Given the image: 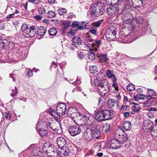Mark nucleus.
Returning a JSON list of instances; mask_svg holds the SVG:
<instances>
[{
    "mask_svg": "<svg viewBox=\"0 0 157 157\" xmlns=\"http://www.w3.org/2000/svg\"><path fill=\"white\" fill-rule=\"evenodd\" d=\"M103 21L102 20H100L98 21L94 22L92 23V24L94 27H98L100 26Z\"/></svg>",
    "mask_w": 157,
    "mask_h": 157,
    "instance_id": "obj_41",
    "label": "nucleus"
},
{
    "mask_svg": "<svg viewBox=\"0 0 157 157\" xmlns=\"http://www.w3.org/2000/svg\"><path fill=\"white\" fill-rule=\"evenodd\" d=\"M125 25L126 27L123 29L121 31L120 34L127 38L132 39L133 40H131V41H132L134 40V36L135 35L134 34V32L135 30H132L131 28H130L129 27H128L127 25Z\"/></svg>",
    "mask_w": 157,
    "mask_h": 157,
    "instance_id": "obj_5",
    "label": "nucleus"
},
{
    "mask_svg": "<svg viewBox=\"0 0 157 157\" xmlns=\"http://www.w3.org/2000/svg\"><path fill=\"white\" fill-rule=\"evenodd\" d=\"M84 129L83 125L77 124L70 126L68 131L71 136H75L79 134L81 132H83Z\"/></svg>",
    "mask_w": 157,
    "mask_h": 157,
    "instance_id": "obj_3",
    "label": "nucleus"
},
{
    "mask_svg": "<svg viewBox=\"0 0 157 157\" xmlns=\"http://www.w3.org/2000/svg\"><path fill=\"white\" fill-rule=\"evenodd\" d=\"M105 7L101 2L94 3L91 7V13L93 16L99 17L102 15L105 11Z\"/></svg>",
    "mask_w": 157,
    "mask_h": 157,
    "instance_id": "obj_2",
    "label": "nucleus"
},
{
    "mask_svg": "<svg viewBox=\"0 0 157 157\" xmlns=\"http://www.w3.org/2000/svg\"><path fill=\"white\" fill-rule=\"evenodd\" d=\"M66 109V105L63 103H59L57 105L56 110L57 116L59 118L61 116L65 114Z\"/></svg>",
    "mask_w": 157,
    "mask_h": 157,
    "instance_id": "obj_8",
    "label": "nucleus"
},
{
    "mask_svg": "<svg viewBox=\"0 0 157 157\" xmlns=\"http://www.w3.org/2000/svg\"><path fill=\"white\" fill-rule=\"evenodd\" d=\"M152 128L151 130V135L153 137L155 138L157 137V128L153 127Z\"/></svg>",
    "mask_w": 157,
    "mask_h": 157,
    "instance_id": "obj_35",
    "label": "nucleus"
},
{
    "mask_svg": "<svg viewBox=\"0 0 157 157\" xmlns=\"http://www.w3.org/2000/svg\"><path fill=\"white\" fill-rule=\"evenodd\" d=\"M92 130H93L92 133L93 138L98 139L101 137V132L99 129L96 128L94 130V129H92Z\"/></svg>",
    "mask_w": 157,
    "mask_h": 157,
    "instance_id": "obj_21",
    "label": "nucleus"
},
{
    "mask_svg": "<svg viewBox=\"0 0 157 157\" xmlns=\"http://www.w3.org/2000/svg\"><path fill=\"white\" fill-rule=\"evenodd\" d=\"M148 94L151 95H156L155 94L156 93L153 90L149 89L148 91Z\"/></svg>",
    "mask_w": 157,
    "mask_h": 157,
    "instance_id": "obj_49",
    "label": "nucleus"
},
{
    "mask_svg": "<svg viewBox=\"0 0 157 157\" xmlns=\"http://www.w3.org/2000/svg\"><path fill=\"white\" fill-rule=\"evenodd\" d=\"M57 33V30L54 28H51L48 30L49 34L51 36H54L55 35H56Z\"/></svg>",
    "mask_w": 157,
    "mask_h": 157,
    "instance_id": "obj_33",
    "label": "nucleus"
},
{
    "mask_svg": "<svg viewBox=\"0 0 157 157\" xmlns=\"http://www.w3.org/2000/svg\"><path fill=\"white\" fill-rule=\"evenodd\" d=\"M27 76L29 77L32 76L33 75V74L32 70H29L27 72Z\"/></svg>",
    "mask_w": 157,
    "mask_h": 157,
    "instance_id": "obj_58",
    "label": "nucleus"
},
{
    "mask_svg": "<svg viewBox=\"0 0 157 157\" xmlns=\"http://www.w3.org/2000/svg\"><path fill=\"white\" fill-rule=\"evenodd\" d=\"M73 16H75V17H76L75 15H74L72 13H70L68 15V17L70 19H71Z\"/></svg>",
    "mask_w": 157,
    "mask_h": 157,
    "instance_id": "obj_59",
    "label": "nucleus"
},
{
    "mask_svg": "<svg viewBox=\"0 0 157 157\" xmlns=\"http://www.w3.org/2000/svg\"><path fill=\"white\" fill-rule=\"evenodd\" d=\"M131 104H133L132 106V109L133 110L135 111L137 113H139L140 112L139 110L140 109V107L139 104L133 102L131 103Z\"/></svg>",
    "mask_w": 157,
    "mask_h": 157,
    "instance_id": "obj_29",
    "label": "nucleus"
},
{
    "mask_svg": "<svg viewBox=\"0 0 157 157\" xmlns=\"http://www.w3.org/2000/svg\"><path fill=\"white\" fill-rule=\"evenodd\" d=\"M107 106L110 108H112L114 106H118V103L113 99H109L107 102Z\"/></svg>",
    "mask_w": 157,
    "mask_h": 157,
    "instance_id": "obj_20",
    "label": "nucleus"
},
{
    "mask_svg": "<svg viewBox=\"0 0 157 157\" xmlns=\"http://www.w3.org/2000/svg\"><path fill=\"white\" fill-rule=\"evenodd\" d=\"M48 126L51 129L56 132L57 134H60L62 132L60 123L57 120L49 123Z\"/></svg>",
    "mask_w": 157,
    "mask_h": 157,
    "instance_id": "obj_6",
    "label": "nucleus"
},
{
    "mask_svg": "<svg viewBox=\"0 0 157 157\" xmlns=\"http://www.w3.org/2000/svg\"><path fill=\"white\" fill-rule=\"evenodd\" d=\"M36 31H34L33 30H32L30 29V32L29 35V37H32L34 36L35 34H36Z\"/></svg>",
    "mask_w": 157,
    "mask_h": 157,
    "instance_id": "obj_53",
    "label": "nucleus"
},
{
    "mask_svg": "<svg viewBox=\"0 0 157 157\" xmlns=\"http://www.w3.org/2000/svg\"><path fill=\"white\" fill-rule=\"evenodd\" d=\"M48 111L52 116L56 118L58 117L56 111H55V109L50 108L49 109Z\"/></svg>",
    "mask_w": 157,
    "mask_h": 157,
    "instance_id": "obj_38",
    "label": "nucleus"
},
{
    "mask_svg": "<svg viewBox=\"0 0 157 157\" xmlns=\"http://www.w3.org/2000/svg\"><path fill=\"white\" fill-rule=\"evenodd\" d=\"M5 117L7 119L9 120L11 118V116L9 113L6 112L5 113Z\"/></svg>",
    "mask_w": 157,
    "mask_h": 157,
    "instance_id": "obj_55",
    "label": "nucleus"
},
{
    "mask_svg": "<svg viewBox=\"0 0 157 157\" xmlns=\"http://www.w3.org/2000/svg\"><path fill=\"white\" fill-rule=\"evenodd\" d=\"M142 126L143 130L145 132H148L151 131L154 127L152 122L149 120L144 121Z\"/></svg>",
    "mask_w": 157,
    "mask_h": 157,
    "instance_id": "obj_13",
    "label": "nucleus"
},
{
    "mask_svg": "<svg viewBox=\"0 0 157 157\" xmlns=\"http://www.w3.org/2000/svg\"><path fill=\"white\" fill-rule=\"evenodd\" d=\"M95 55L92 52H88L87 53V58L90 60H93L95 59Z\"/></svg>",
    "mask_w": 157,
    "mask_h": 157,
    "instance_id": "obj_36",
    "label": "nucleus"
},
{
    "mask_svg": "<svg viewBox=\"0 0 157 157\" xmlns=\"http://www.w3.org/2000/svg\"><path fill=\"white\" fill-rule=\"evenodd\" d=\"M106 75L109 78H111L113 82H116L117 80L115 75L110 70H108L106 71Z\"/></svg>",
    "mask_w": 157,
    "mask_h": 157,
    "instance_id": "obj_22",
    "label": "nucleus"
},
{
    "mask_svg": "<svg viewBox=\"0 0 157 157\" xmlns=\"http://www.w3.org/2000/svg\"><path fill=\"white\" fill-rule=\"evenodd\" d=\"M115 137L117 138L120 144H123L127 141L128 139L127 138V136L126 133L125 132V134H122L120 133L119 132H118L115 133Z\"/></svg>",
    "mask_w": 157,
    "mask_h": 157,
    "instance_id": "obj_12",
    "label": "nucleus"
},
{
    "mask_svg": "<svg viewBox=\"0 0 157 157\" xmlns=\"http://www.w3.org/2000/svg\"><path fill=\"white\" fill-rule=\"evenodd\" d=\"M90 71L91 73L95 74L98 71V68L96 66H91L90 67Z\"/></svg>",
    "mask_w": 157,
    "mask_h": 157,
    "instance_id": "obj_37",
    "label": "nucleus"
},
{
    "mask_svg": "<svg viewBox=\"0 0 157 157\" xmlns=\"http://www.w3.org/2000/svg\"><path fill=\"white\" fill-rule=\"evenodd\" d=\"M21 30L22 31V34L24 36L28 38L29 37V34L30 32V29L27 24H23L21 26Z\"/></svg>",
    "mask_w": 157,
    "mask_h": 157,
    "instance_id": "obj_15",
    "label": "nucleus"
},
{
    "mask_svg": "<svg viewBox=\"0 0 157 157\" xmlns=\"http://www.w3.org/2000/svg\"><path fill=\"white\" fill-rule=\"evenodd\" d=\"M147 110L149 111H156L157 109L155 107H151L148 108Z\"/></svg>",
    "mask_w": 157,
    "mask_h": 157,
    "instance_id": "obj_62",
    "label": "nucleus"
},
{
    "mask_svg": "<svg viewBox=\"0 0 157 157\" xmlns=\"http://www.w3.org/2000/svg\"><path fill=\"white\" fill-rule=\"evenodd\" d=\"M95 117L97 120L99 121H102L105 120L103 116L102 110L99 111L95 115Z\"/></svg>",
    "mask_w": 157,
    "mask_h": 157,
    "instance_id": "obj_23",
    "label": "nucleus"
},
{
    "mask_svg": "<svg viewBox=\"0 0 157 157\" xmlns=\"http://www.w3.org/2000/svg\"><path fill=\"white\" fill-rule=\"evenodd\" d=\"M80 24V23L78 21H74L72 24V25L74 27L78 26Z\"/></svg>",
    "mask_w": 157,
    "mask_h": 157,
    "instance_id": "obj_52",
    "label": "nucleus"
},
{
    "mask_svg": "<svg viewBox=\"0 0 157 157\" xmlns=\"http://www.w3.org/2000/svg\"><path fill=\"white\" fill-rule=\"evenodd\" d=\"M71 41L73 42L72 44L75 46L76 44H81L82 43L80 38L77 36L74 37L72 39Z\"/></svg>",
    "mask_w": 157,
    "mask_h": 157,
    "instance_id": "obj_25",
    "label": "nucleus"
},
{
    "mask_svg": "<svg viewBox=\"0 0 157 157\" xmlns=\"http://www.w3.org/2000/svg\"><path fill=\"white\" fill-rule=\"evenodd\" d=\"M62 152L63 153L65 156H68L69 154L70 150L68 147L65 148L64 151H62Z\"/></svg>",
    "mask_w": 157,
    "mask_h": 157,
    "instance_id": "obj_47",
    "label": "nucleus"
},
{
    "mask_svg": "<svg viewBox=\"0 0 157 157\" xmlns=\"http://www.w3.org/2000/svg\"><path fill=\"white\" fill-rule=\"evenodd\" d=\"M10 77L11 78L13 81H14L16 80L17 78V75H16L11 74L10 75Z\"/></svg>",
    "mask_w": 157,
    "mask_h": 157,
    "instance_id": "obj_54",
    "label": "nucleus"
},
{
    "mask_svg": "<svg viewBox=\"0 0 157 157\" xmlns=\"http://www.w3.org/2000/svg\"><path fill=\"white\" fill-rule=\"evenodd\" d=\"M127 89L130 91H132L135 89V87L133 84H128L127 86Z\"/></svg>",
    "mask_w": 157,
    "mask_h": 157,
    "instance_id": "obj_43",
    "label": "nucleus"
},
{
    "mask_svg": "<svg viewBox=\"0 0 157 157\" xmlns=\"http://www.w3.org/2000/svg\"><path fill=\"white\" fill-rule=\"evenodd\" d=\"M39 12L41 14H43L45 13V9L44 8H40L39 9Z\"/></svg>",
    "mask_w": 157,
    "mask_h": 157,
    "instance_id": "obj_50",
    "label": "nucleus"
},
{
    "mask_svg": "<svg viewBox=\"0 0 157 157\" xmlns=\"http://www.w3.org/2000/svg\"><path fill=\"white\" fill-rule=\"evenodd\" d=\"M78 56L80 59H82L85 56L83 53L81 52H77Z\"/></svg>",
    "mask_w": 157,
    "mask_h": 157,
    "instance_id": "obj_48",
    "label": "nucleus"
},
{
    "mask_svg": "<svg viewBox=\"0 0 157 157\" xmlns=\"http://www.w3.org/2000/svg\"><path fill=\"white\" fill-rule=\"evenodd\" d=\"M39 133L41 137H43L46 136L48 134L47 131L43 129H40Z\"/></svg>",
    "mask_w": 157,
    "mask_h": 157,
    "instance_id": "obj_39",
    "label": "nucleus"
},
{
    "mask_svg": "<svg viewBox=\"0 0 157 157\" xmlns=\"http://www.w3.org/2000/svg\"><path fill=\"white\" fill-rule=\"evenodd\" d=\"M104 102V98L102 97L100 98L98 100L99 104H101V105H102Z\"/></svg>",
    "mask_w": 157,
    "mask_h": 157,
    "instance_id": "obj_57",
    "label": "nucleus"
},
{
    "mask_svg": "<svg viewBox=\"0 0 157 157\" xmlns=\"http://www.w3.org/2000/svg\"><path fill=\"white\" fill-rule=\"evenodd\" d=\"M99 58L100 62H102L105 63L108 59L106 53L104 54L101 53L99 55Z\"/></svg>",
    "mask_w": 157,
    "mask_h": 157,
    "instance_id": "obj_27",
    "label": "nucleus"
},
{
    "mask_svg": "<svg viewBox=\"0 0 157 157\" xmlns=\"http://www.w3.org/2000/svg\"><path fill=\"white\" fill-rule=\"evenodd\" d=\"M121 17L123 19L124 25L129 26H132V15L129 13H123L121 15Z\"/></svg>",
    "mask_w": 157,
    "mask_h": 157,
    "instance_id": "obj_7",
    "label": "nucleus"
},
{
    "mask_svg": "<svg viewBox=\"0 0 157 157\" xmlns=\"http://www.w3.org/2000/svg\"><path fill=\"white\" fill-rule=\"evenodd\" d=\"M103 131L106 133L109 132L110 131V126L109 124L106 123L103 125Z\"/></svg>",
    "mask_w": 157,
    "mask_h": 157,
    "instance_id": "obj_31",
    "label": "nucleus"
},
{
    "mask_svg": "<svg viewBox=\"0 0 157 157\" xmlns=\"http://www.w3.org/2000/svg\"><path fill=\"white\" fill-rule=\"evenodd\" d=\"M83 128L84 129L82 132L84 133V139L85 141H90L93 138L92 132L87 128L86 125H83Z\"/></svg>",
    "mask_w": 157,
    "mask_h": 157,
    "instance_id": "obj_9",
    "label": "nucleus"
},
{
    "mask_svg": "<svg viewBox=\"0 0 157 157\" xmlns=\"http://www.w3.org/2000/svg\"><path fill=\"white\" fill-rule=\"evenodd\" d=\"M105 1L107 5L113 6L117 4L118 0H105Z\"/></svg>",
    "mask_w": 157,
    "mask_h": 157,
    "instance_id": "obj_34",
    "label": "nucleus"
},
{
    "mask_svg": "<svg viewBox=\"0 0 157 157\" xmlns=\"http://www.w3.org/2000/svg\"><path fill=\"white\" fill-rule=\"evenodd\" d=\"M113 83L112 84V86L114 87L115 90L117 91L118 90V86L116 82H113Z\"/></svg>",
    "mask_w": 157,
    "mask_h": 157,
    "instance_id": "obj_51",
    "label": "nucleus"
},
{
    "mask_svg": "<svg viewBox=\"0 0 157 157\" xmlns=\"http://www.w3.org/2000/svg\"><path fill=\"white\" fill-rule=\"evenodd\" d=\"M90 31L93 34L95 35H96L97 29L95 28L92 27L90 28Z\"/></svg>",
    "mask_w": 157,
    "mask_h": 157,
    "instance_id": "obj_45",
    "label": "nucleus"
},
{
    "mask_svg": "<svg viewBox=\"0 0 157 157\" xmlns=\"http://www.w3.org/2000/svg\"><path fill=\"white\" fill-rule=\"evenodd\" d=\"M0 36V47L4 48L11 49L13 48V43L6 39H1Z\"/></svg>",
    "mask_w": 157,
    "mask_h": 157,
    "instance_id": "obj_11",
    "label": "nucleus"
},
{
    "mask_svg": "<svg viewBox=\"0 0 157 157\" xmlns=\"http://www.w3.org/2000/svg\"><path fill=\"white\" fill-rule=\"evenodd\" d=\"M85 28V27L82 26H78L77 28V30H81L84 29Z\"/></svg>",
    "mask_w": 157,
    "mask_h": 157,
    "instance_id": "obj_63",
    "label": "nucleus"
},
{
    "mask_svg": "<svg viewBox=\"0 0 157 157\" xmlns=\"http://www.w3.org/2000/svg\"><path fill=\"white\" fill-rule=\"evenodd\" d=\"M87 121L86 124L88 125H91L94 122V120L93 117L87 114Z\"/></svg>",
    "mask_w": 157,
    "mask_h": 157,
    "instance_id": "obj_30",
    "label": "nucleus"
},
{
    "mask_svg": "<svg viewBox=\"0 0 157 157\" xmlns=\"http://www.w3.org/2000/svg\"><path fill=\"white\" fill-rule=\"evenodd\" d=\"M12 93H11V95L12 97H13L16 95L17 94V89L16 86H15L14 89L12 90Z\"/></svg>",
    "mask_w": 157,
    "mask_h": 157,
    "instance_id": "obj_46",
    "label": "nucleus"
},
{
    "mask_svg": "<svg viewBox=\"0 0 157 157\" xmlns=\"http://www.w3.org/2000/svg\"><path fill=\"white\" fill-rule=\"evenodd\" d=\"M102 112L105 120H109L113 117V116L112 110H102Z\"/></svg>",
    "mask_w": 157,
    "mask_h": 157,
    "instance_id": "obj_16",
    "label": "nucleus"
},
{
    "mask_svg": "<svg viewBox=\"0 0 157 157\" xmlns=\"http://www.w3.org/2000/svg\"><path fill=\"white\" fill-rule=\"evenodd\" d=\"M101 44V41L100 40H95L94 41V43H92L91 44V45L92 47L93 48H95L96 50L98 49L99 47V45Z\"/></svg>",
    "mask_w": 157,
    "mask_h": 157,
    "instance_id": "obj_28",
    "label": "nucleus"
},
{
    "mask_svg": "<svg viewBox=\"0 0 157 157\" xmlns=\"http://www.w3.org/2000/svg\"><path fill=\"white\" fill-rule=\"evenodd\" d=\"M131 123L128 121H124L123 124V128L126 131H129L132 128Z\"/></svg>",
    "mask_w": 157,
    "mask_h": 157,
    "instance_id": "obj_24",
    "label": "nucleus"
},
{
    "mask_svg": "<svg viewBox=\"0 0 157 157\" xmlns=\"http://www.w3.org/2000/svg\"><path fill=\"white\" fill-rule=\"evenodd\" d=\"M142 22V20H140L139 18H133L132 20V26H129L133 30L136 32L139 29L138 25L139 24H141Z\"/></svg>",
    "mask_w": 157,
    "mask_h": 157,
    "instance_id": "obj_14",
    "label": "nucleus"
},
{
    "mask_svg": "<svg viewBox=\"0 0 157 157\" xmlns=\"http://www.w3.org/2000/svg\"><path fill=\"white\" fill-rule=\"evenodd\" d=\"M94 83L102 96H105L106 93L108 94L110 92V85L106 80H101L97 78L94 80Z\"/></svg>",
    "mask_w": 157,
    "mask_h": 157,
    "instance_id": "obj_1",
    "label": "nucleus"
},
{
    "mask_svg": "<svg viewBox=\"0 0 157 157\" xmlns=\"http://www.w3.org/2000/svg\"><path fill=\"white\" fill-rule=\"evenodd\" d=\"M29 29L32 30H33L36 31V27L35 26L33 25L32 26H31L30 28H29Z\"/></svg>",
    "mask_w": 157,
    "mask_h": 157,
    "instance_id": "obj_64",
    "label": "nucleus"
},
{
    "mask_svg": "<svg viewBox=\"0 0 157 157\" xmlns=\"http://www.w3.org/2000/svg\"><path fill=\"white\" fill-rule=\"evenodd\" d=\"M117 32V29L114 26H112L107 29L106 31L105 36L108 41H111L116 38Z\"/></svg>",
    "mask_w": 157,
    "mask_h": 157,
    "instance_id": "obj_4",
    "label": "nucleus"
},
{
    "mask_svg": "<svg viewBox=\"0 0 157 157\" xmlns=\"http://www.w3.org/2000/svg\"><path fill=\"white\" fill-rule=\"evenodd\" d=\"M29 2L36 4H38L40 2V0H29Z\"/></svg>",
    "mask_w": 157,
    "mask_h": 157,
    "instance_id": "obj_56",
    "label": "nucleus"
},
{
    "mask_svg": "<svg viewBox=\"0 0 157 157\" xmlns=\"http://www.w3.org/2000/svg\"><path fill=\"white\" fill-rule=\"evenodd\" d=\"M57 144L60 148H62L66 144V140L63 137H59L57 139Z\"/></svg>",
    "mask_w": 157,
    "mask_h": 157,
    "instance_id": "obj_19",
    "label": "nucleus"
},
{
    "mask_svg": "<svg viewBox=\"0 0 157 157\" xmlns=\"http://www.w3.org/2000/svg\"><path fill=\"white\" fill-rule=\"evenodd\" d=\"M62 25L63 26L62 27L63 30L65 31L66 29L69 27V24L67 22H63Z\"/></svg>",
    "mask_w": 157,
    "mask_h": 157,
    "instance_id": "obj_44",
    "label": "nucleus"
},
{
    "mask_svg": "<svg viewBox=\"0 0 157 157\" xmlns=\"http://www.w3.org/2000/svg\"><path fill=\"white\" fill-rule=\"evenodd\" d=\"M67 114L68 116L73 118L74 122L75 123V121L74 120V118L78 117L80 115V113L78 112V111L75 108H71L67 111Z\"/></svg>",
    "mask_w": 157,
    "mask_h": 157,
    "instance_id": "obj_10",
    "label": "nucleus"
},
{
    "mask_svg": "<svg viewBox=\"0 0 157 157\" xmlns=\"http://www.w3.org/2000/svg\"><path fill=\"white\" fill-rule=\"evenodd\" d=\"M37 34L40 36L44 35L47 31L46 28L43 27H40L37 31Z\"/></svg>",
    "mask_w": 157,
    "mask_h": 157,
    "instance_id": "obj_26",
    "label": "nucleus"
},
{
    "mask_svg": "<svg viewBox=\"0 0 157 157\" xmlns=\"http://www.w3.org/2000/svg\"><path fill=\"white\" fill-rule=\"evenodd\" d=\"M42 17L41 16L37 15L35 16L34 17V18L35 19L37 20H39L42 19Z\"/></svg>",
    "mask_w": 157,
    "mask_h": 157,
    "instance_id": "obj_60",
    "label": "nucleus"
},
{
    "mask_svg": "<svg viewBox=\"0 0 157 157\" xmlns=\"http://www.w3.org/2000/svg\"><path fill=\"white\" fill-rule=\"evenodd\" d=\"M81 83V81L77 79L76 82H74L72 83V84L74 85H76V84L78 85L80 84Z\"/></svg>",
    "mask_w": 157,
    "mask_h": 157,
    "instance_id": "obj_61",
    "label": "nucleus"
},
{
    "mask_svg": "<svg viewBox=\"0 0 157 157\" xmlns=\"http://www.w3.org/2000/svg\"><path fill=\"white\" fill-rule=\"evenodd\" d=\"M87 117V115H85V114H82L80 113V115L79 116L78 119L81 120L83 122L86 124Z\"/></svg>",
    "mask_w": 157,
    "mask_h": 157,
    "instance_id": "obj_32",
    "label": "nucleus"
},
{
    "mask_svg": "<svg viewBox=\"0 0 157 157\" xmlns=\"http://www.w3.org/2000/svg\"><path fill=\"white\" fill-rule=\"evenodd\" d=\"M118 10V8L115 6H111L107 8V13L109 15H112L117 12Z\"/></svg>",
    "mask_w": 157,
    "mask_h": 157,
    "instance_id": "obj_18",
    "label": "nucleus"
},
{
    "mask_svg": "<svg viewBox=\"0 0 157 157\" xmlns=\"http://www.w3.org/2000/svg\"><path fill=\"white\" fill-rule=\"evenodd\" d=\"M121 146L117 138L113 139L111 141L110 143V148L111 149H117Z\"/></svg>",
    "mask_w": 157,
    "mask_h": 157,
    "instance_id": "obj_17",
    "label": "nucleus"
},
{
    "mask_svg": "<svg viewBox=\"0 0 157 157\" xmlns=\"http://www.w3.org/2000/svg\"><path fill=\"white\" fill-rule=\"evenodd\" d=\"M56 14L55 12L52 11H49L47 13V16L48 17L53 18L55 17Z\"/></svg>",
    "mask_w": 157,
    "mask_h": 157,
    "instance_id": "obj_40",
    "label": "nucleus"
},
{
    "mask_svg": "<svg viewBox=\"0 0 157 157\" xmlns=\"http://www.w3.org/2000/svg\"><path fill=\"white\" fill-rule=\"evenodd\" d=\"M58 11L60 15H62L66 13V10L64 8L59 9L58 10Z\"/></svg>",
    "mask_w": 157,
    "mask_h": 157,
    "instance_id": "obj_42",
    "label": "nucleus"
}]
</instances>
